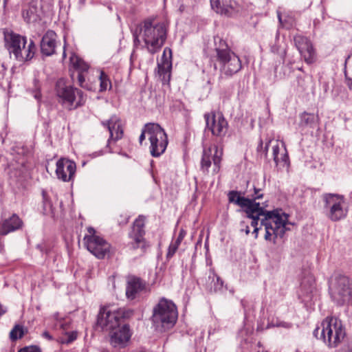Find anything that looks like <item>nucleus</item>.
I'll return each mask as SVG.
<instances>
[{"mask_svg":"<svg viewBox=\"0 0 352 352\" xmlns=\"http://www.w3.org/2000/svg\"><path fill=\"white\" fill-rule=\"evenodd\" d=\"M267 204L256 201L245 210L246 216L252 220L251 226L253 228L258 227V221L261 226H264L265 230V239L271 241L277 237H283L285 232L290 230L289 226L292 224L289 221V215L280 209L267 210Z\"/></svg>","mask_w":352,"mask_h":352,"instance_id":"f257e3e1","label":"nucleus"},{"mask_svg":"<svg viewBox=\"0 0 352 352\" xmlns=\"http://www.w3.org/2000/svg\"><path fill=\"white\" fill-rule=\"evenodd\" d=\"M133 311L125 308L112 309L103 307L100 309L97 317V327L102 331L109 332L110 344L115 348H124L132 336V331L129 324L120 327L122 320L129 318Z\"/></svg>","mask_w":352,"mask_h":352,"instance_id":"f03ea898","label":"nucleus"},{"mask_svg":"<svg viewBox=\"0 0 352 352\" xmlns=\"http://www.w3.org/2000/svg\"><path fill=\"white\" fill-rule=\"evenodd\" d=\"M167 37V27L163 22H157L153 17L143 21L140 31L133 33L134 50H146L150 54L158 52L164 45Z\"/></svg>","mask_w":352,"mask_h":352,"instance_id":"7ed1b4c3","label":"nucleus"},{"mask_svg":"<svg viewBox=\"0 0 352 352\" xmlns=\"http://www.w3.org/2000/svg\"><path fill=\"white\" fill-rule=\"evenodd\" d=\"M214 41L215 54L211 57V60L219 63L221 71L226 76H231L239 72L242 68L239 57L221 38L215 36Z\"/></svg>","mask_w":352,"mask_h":352,"instance_id":"20e7f679","label":"nucleus"},{"mask_svg":"<svg viewBox=\"0 0 352 352\" xmlns=\"http://www.w3.org/2000/svg\"><path fill=\"white\" fill-rule=\"evenodd\" d=\"M316 338L321 339L329 347L337 346L345 337V329L340 320L328 316L314 332Z\"/></svg>","mask_w":352,"mask_h":352,"instance_id":"39448f33","label":"nucleus"},{"mask_svg":"<svg viewBox=\"0 0 352 352\" xmlns=\"http://www.w3.org/2000/svg\"><path fill=\"white\" fill-rule=\"evenodd\" d=\"M178 313L173 301L162 298L153 307L152 321L155 329L164 331L172 328L176 323Z\"/></svg>","mask_w":352,"mask_h":352,"instance_id":"423d86ee","label":"nucleus"},{"mask_svg":"<svg viewBox=\"0 0 352 352\" xmlns=\"http://www.w3.org/2000/svg\"><path fill=\"white\" fill-rule=\"evenodd\" d=\"M58 102L69 111L83 106L86 102V96L79 89L67 83L65 79L59 78L55 86Z\"/></svg>","mask_w":352,"mask_h":352,"instance_id":"0eeeda50","label":"nucleus"},{"mask_svg":"<svg viewBox=\"0 0 352 352\" xmlns=\"http://www.w3.org/2000/svg\"><path fill=\"white\" fill-rule=\"evenodd\" d=\"M331 299L338 305L352 302V280L342 274L336 275L329 283Z\"/></svg>","mask_w":352,"mask_h":352,"instance_id":"6e6552de","label":"nucleus"},{"mask_svg":"<svg viewBox=\"0 0 352 352\" xmlns=\"http://www.w3.org/2000/svg\"><path fill=\"white\" fill-rule=\"evenodd\" d=\"M324 208L328 210V217L333 221H338L346 217L347 210L344 208L343 195L326 193L322 195Z\"/></svg>","mask_w":352,"mask_h":352,"instance_id":"1a4fd4ad","label":"nucleus"},{"mask_svg":"<svg viewBox=\"0 0 352 352\" xmlns=\"http://www.w3.org/2000/svg\"><path fill=\"white\" fill-rule=\"evenodd\" d=\"M87 232L88 234L84 237L87 249L96 258H104L110 252V244L102 237L96 235L93 228H88Z\"/></svg>","mask_w":352,"mask_h":352,"instance_id":"9d476101","label":"nucleus"},{"mask_svg":"<svg viewBox=\"0 0 352 352\" xmlns=\"http://www.w3.org/2000/svg\"><path fill=\"white\" fill-rule=\"evenodd\" d=\"M149 151L154 157L163 154L168 146V140L164 129L157 123H153L152 130L148 133Z\"/></svg>","mask_w":352,"mask_h":352,"instance_id":"9b49d317","label":"nucleus"},{"mask_svg":"<svg viewBox=\"0 0 352 352\" xmlns=\"http://www.w3.org/2000/svg\"><path fill=\"white\" fill-rule=\"evenodd\" d=\"M222 151L214 145L207 149H204L201 160V170L206 175H216L220 170Z\"/></svg>","mask_w":352,"mask_h":352,"instance_id":"f8f14e48","label":"nucleus"},{"mask_svg":"<svg viewBox=\"0 0 352 352\" xmlns=\"http://www.w3.org/2000/svg\"><path fill=\"white\" fill-rule=\"evenodd\" d=\"M145 217L140 215L133 222L131 230L129 232V238L131 241L128 243L130 249H140L144 252L149 246L148 243L144 238L145 235Z\"/></svg>","mask_w":352,"mask_h":352,"instance_id":"ddd939ff","label":"nucleus"},{"mask_svg":"<svg viewBox=\"0 0 352 352\" xmlns=\"http://www.w3.org/2000/svg\"><path fill=\"white\" fill-rule=\"evenodd\" d=\"M5 46L10 54L19 61H23V50L27 43V38L12 31L3 32Z\"/></svg>","mask_w":352,"mask_h":352,"instance_id":"4468645a","label":"nucleus"},{"mask_svg":"<svg viewBox=\"0 0 352 352\" xmlns=\"http://www.w3.org/2000/svg\"><path fill=\"white\" fill-rule=\"evenodd\" d=\"M206 128L212 135L222 139L226 136L228 130V123L221 113H215L214 111L206 113L204 116Z\"/></svg>","mask_w":352,"mask_h":352,"instance_id":"2eb2a0df","label":"nucleus"},{"mask_svg":"<svg viewBox=\"0 0 352 352\" xmlns=\"http://www.w3.org/2000/svg\"><path fill=\"white\" fill-rule=\"evenodd\" d=\"M294 43L305 62L309 65L316 62L317 55L311 41L300 34L294 36Z\"/></svg>","mask_w":352,"mask_h":352,"instance_id":"dca6fc26","label":"nucleus"},{"mask_svg":"<svg viewBox=\"0 0 352 352\" xmlns=\"http://www.w3.org/2000/svg\"><path fill=\"white\" fill-rule=\"evenodd\" d=\"M210 6L217 14L230 18L235 17L241 10L233 0H210Z\"/></svg>","mask_w":352,"mask_h":352,"instance_id":"f3484780","label":"nucleus"},{"mask_svg":"<svg viewBox=\"0 0 352 352\" xmlns=\"http://www.w3.org/2000/svg\"><path fill=\"white\" fill-rule=\"evenodd\" d=\"M102 125L107 128L109 132V138L107 140L109 145L111 141L116 142L123 136V128L121 120L116 116H111L109 120L101 122Z\"/></svg>","mask_w":352,"mask_h":352,"instance_id":"a211bd4d","label":"nucleus"},{"mask_svg":"<svg viewBox=\"0 0 352 352\" xmlns=\"http://www.w3.org/2000/svg\"><path fill=\"white\" fill-rule=\"evenodd\" d=\"M57 34L53 30H47L41 41V53L45 56H52L56 52Z\"/></svg>","mask_w":352,"mask_h":352,"instance_id":"6ab92c4d","label":"nucleus"},{"mask_svg":"<svg viewBox=\"0 0 352 352\" xmlns=\"http://www.w3.org/2000/svg\"><path fill=\"white\" fill-rule=\"evenodd\" d=\"M23 226V222L21 219L16 214H12L10 217L2 220L0 234L6 236L10 232L21 229Z\"/></svg>","mask_w":352,"mask_h":352,"instance_id":"aec40b11","label":"nucleus"},{"mask_svg":"<svg viewBox=\"0 0 352 352\" xmlns=\"http://www.w3.org/2000/svg\"><path fill=\"white\" fill-rule=\"evenodd\" d=\"M255 194L256 196L254 199H249L244 197L240 196L239 193L237 191L232 190L230 191L228 194V200L231 203H234L241 208H242L243 210H245L246 208L250 207L257 199H261L263 197V194H258L260 189L254 187Z\"/></svg>","mask_w":352,"mask_h":352,"instance_id":"412c9836","label":"nucleus"},{"mask_svg":"<svg viewBox=\"0 0 352 352\" xmlns=\"http://www.w3.org/2000/svg\"><path fill=\"white\" fill-rule=\"evenodd\" d=\"M76 170V163L67 158L62 157L56 163V176H74Z\"/></svg>","mask_w":352,"mask_h":352,"instance_id":"4be33fe9","label":"nucleus"},{"mask_svg":"<svg viewBox=\"0 0 352 352\" xmlns=\"http://www.w3.org/2000/svg\"><path fill=\"white\" fill-rule=\"evenodd\" d=\"M145 284L140 278L135 276L129 278L126 288V296L128 299L133 300L138 294L144 289Z\"/></svg>","mask_w":352,"mask_h":352,"instance_id":"5701e85b","label":"nucleus"},{"mask_svg":"<svg viewBox=\"0 0 352 352\" xmlns=\"http://www.w3.org/2000/svg\"><path fill=\"white\" fill-rule=\"evenodd\" d=\"M299 126L305 129H316L319 126L320 118L318 115L304 111L299 116Z\"/></svg>","mask_w":352,"mask_h":352,"instance_id":"b1692460","label":"nucleus"},{"mask_svg":"<svg viewBox=\"0 0 352 352\" xmlns=\"http://www.w3.org/2000/svg\"><path fill=\"white\" fill-rule=\"evenodd\" d=\"M315 289V278L313 275L308 274L302 279L299 296L310 298Z\"/></svg>","mask_w":352,"mask_h":352,"instance_id":"393cba45","label":"nucleus"},{"mask_svg":"<svg viewBox=\"0 0 352 352\" xmlns=\"http://www.w3.org/2000/svg\"><path fill=\"white\" fill-rule=\"evenodd\" d=\"M167 50H168L170 53V58L171 57V50L166 47L162 55L163 63L162 64H158V73L160 76H162L164 81H169L170 77L171 63L168 60L166 57V52Z\"/></svg>","mask_w":352,"mask_h":352,"instance_id":"a878e982","label":"nucleus"},{"mask_svg":"<svg viewBox=\"0 0 352 352\" xmlns=\"http://www.w3.org/2000/svg\"><path fill=\"white\" fill-rule=\"evenodd\" d=\"M23 18L28 23H34L39 20L38 9L37 5L32 2L23 10Z\"/></svg>","mask_w":352,"mask_h":352,"instance_id":"bb28decb","label":"nucleus"},{"mask_svg":"<svg viewBox=\"0 0 352 352\" xmlns=\"http://www.w3.org/2000/svg\"><path fill=\"white\" fill-rule=\"evenodd\" d=\"M69 60L72 66L78 70V73H85L88 71L89 65L78 56L72 54Z\"/></svg>","mask_w":352,"mask_h":352,"instance_id":"cd10ccee","label":"nucleus"},{"mask_svg":"<svg viewBox=\"0 0 352 352\" xmlns=\"http://www.w3.org/2000/svg\"><path fill=\"white\" fill-rule=\"evenodd\" d=\"M43 195V213L45 215H48L52 217H55V209L52 206V204L48 198L47 193L45 190L42 191Z\"/></svg>","mask_w":352,"mask_h":352,"instance_id":"c85d7f7f","label":"nucleus"},{"mask_svg":"<svg viewBox=\"0 0 352 352\" xmlns=\"http://www.w3.org/2000/svg\"><path fill=\"white\" fill-rule=\"evenodd\" d=\"M41 88V85L39 80L37 78H34L33 80V87L29 89V91L33 95L34 98L38 102L41 101L42 98Z\"/></svg>","mask_w":352,"mask_h":352,"instance_id":"c756f323","label":"nucleus"},{"mask_svg":"<svg viewBox=\"0 0 352 352\" xmlns=\"http://www.w3.org/2000/svg\"><path fill=\"white\" fill-rule=\"evenodd\" d=\"M36 50V45L34 44V42L31 40L28 47H24V50H23V61H26L28 60H30L34 55Z\"/></svg>","mask_w":352,"mask_h":352,"instance_id":"7c9ffc66","label":"nucleus"},{"mask_svg":"<svg viewBox=\"0 0 352 352\" xmlns=\"http://www.w3.org/2000/svg\"><path fill=\"white\" fill-rule=\"evenodd\" d=\"M100 80V91H106L109 87L110 88L111 86V81L108 77V76L103 72L101 71L99 76Z\"/></svg>","mask_w":352,"mask_h":352,"instance_id":"2f4dec72","label":"nucleus"},{"mask_svg":"<svg viewBox=\"0 0 352 352\" xmlns=\"http://www.w3.org/2000/svg\"><path fill=\"white\" fill-rule=\"evenodd\" d=\"M24 335L23 328L19 324H16L10 333V338L12 341H15L21 338Z\"/></svg>","mask_w":352,"mask_h":352,"instance_id":"473e14b6","label":"nucleus"},{"mask_svg":"<svg viewBox=\"0 0 352 352\" xmlns=\"http://www.w3.org/2000/svg\"><path fill=\"white\" fill-rule=\"evenodd\" d=\"M153 124V122L146 123L142 127L141 134L139 137V142L141 145L146 139L148 140V133H151L152 130Z\"/></svg>","mask_w":352,"mask_h":352,"instance_id":"72a5a7b5","label":"nucleus"},{"mask_svg":"<svg viewBox=\"0 0 352 352\" xmlns=\"http://www.w3.org/2000/svg\"><path fill=\"white\" fill-rule=\"evenodd\" d=\"M277 16L280 23L286 28H291L295 25V19L292 16H287L283 19L280 12H277Z\"/></svg>","mask_w":352,"mask_h":352,"instance_id":"f704fd0d","label":"nucleus"},{"mask_svg":"<svg viewBox=\"0 0 352 352\" xmlns=\"http://www.w3.org/2000/svg\"><path fill=\"white\" fill-rule=\"evenodd\" d=\"M181 243H182V241H180L179 239H175V240H173L171 241L170 244L168 246V252L166 254L167 258H170L174 256V254L177 251L178 248L180 245Z\"/></svg>","mask_w":352,"mask_h":352,"instance_id":"c9c22d12","label":"nucleus"},{"mask_svg":"<svg viewBox=\"0 0 352 352\" xmlns=\"http://www.w3.org/2000/svg\"><path fill=\"white\" fill-rule=\"evenodd\" d=\"M65 336L60 338V342L62 344H70L77 338V332L75 331H65Z\"/></svg>","mask_w":352,"mask_h":352,"instance_id":"e433bc0d","label":"nucleus"},{"mask_svg":"<svg viewBox=\"0 0 352 352\" xmlns=\"http://www.w3.org/2000/svg\"><path fill=\"white\" fill-rule=\"evenodd\" d=\"M208 278L212 280V281L216 280L214 283V291L217 292L221 290L223 287V280L218 276L213 271L210 272V275L208 276Z\"/></svg>","mask_w":352,"mask_h":352,"instance_id":"4c0bfd02","label":"nucleus"},{"mask_svg":"<svg viewBox=\"0 0 352 352\" xmlns=\"http://www.w3.org/2000/svg\"><path fill=\"white\" fill-rule=\"evenodd\" d=\"M283 145L284 146L283 151L279 155V161L278 162V165L283 166V167L287 168L289 166V156L287 154V149L283 142Z\"/></svg>","mask_w":352,"mask_h":352,"instance_id":"58836bf2","label":"nucleus"},{"mask_svg":"<svg viewBox=\"0 0 352 352\" xmlns=\"http://www.w3.org/2000/svg\"><path fill=\"white\" fill-rule=\"evenodd\" d=\"M78 81L79 86H80L82 88L89 91H91L93 89L92 86L85 82L84 73H78Z\"/></svg>","mask_w":352,"mask_h":352,"instance_id":"ea45409f","label":"nucleus"},{"mask_svg":"<svg viewBox=\"0 0 352 352\" xmlns=\"http://www.w3.org/2000/svg\"><path fill=\"white\" fill-rule=\"evenodd\" d=\"M271 142H272L271 140H268L265 142V145L263 147V140H262V139H260L259 144H258V146L257 147V151L258 152H261L264 155V156L266 157L267 154V150H268V148H269V145L271 143Z\"/></svg>","mask_w":352,"mask_h":352,"instance_id":"a19ab883","label":"nucleus"},{"mask_svg":"<svg viewBox=\"0 0 352 352\" xmlns=\"http://www.w3.org/2000/svg\"><path fill=\"white\" fill-rule=\"evenodd\" d=\"M350 57H351V55H348L346 56V58H345L344 65L345 82H346V85H347V87H349V89L352 91V79L347 76L346 70L347 62H348L349 59L350 58Z\"/></svg>","mask_w":352,"mask_h":352,"instance_id":"79ce46f5","label":"nucleus"},{"mask_svg":"<svg viewBox=\"0 0 352 352\" xmlns=\"http://www.w3.org/2000/svg\"><path fill=\"white\" fill-rule=\"evenodd\" d=\"M273 158L276 164L278 166V162L279 161L280 148L278 144L273 146Z\"/></svg>","mask_w":352,"mask_h":352,"instance_id":"37998d69","label":"nucleus"},{"mask_svg":"<svg viewBox=\"0 0 352 352\" xmlns=\"http://www.w3.org/2000/svg\"><path fill=\"white\" fill-rule=\"evenodd\" d=\"M69 320H58L56 323V326H59L60 329L63 330V332L66 331L69 327Z\"/></svg>","mask_w":352,"mask_h":352,"instance_id":"c03bdc74","label":"nucleus"},{"mask_svg":"<svg viewBox=\"0 0 352 352\" xmlns=\"http://www.w3.org/2000/svg\"><path fill=\"white\" fill-rule=\"evenodd\" d=\"M19 352H41V349L36 346H25L19 351Z\"/></svg>","mask_w":352,"mask_h":352,"instance_id":"a18cd8bd","label":"nucleus"},{"mask_svg":"<svg viewBox=\"0 0 352 352\" xmlns=\"http://www.w3.org/2000/svg\"><path fill=\"white\" fill-rule=\"evenodd\" d=\"M297 82L298 85L301 87L303 90L306 89V85L304 83V79L302 77H298Z\"/></svg>","mask_w":352,"mask_h":352,"instance_id":"49530a36","label":"nucleus"},{"mask_svg":"<svg viewBox=\"0 0 352 352\" xmlns=\"http://www.w3.org/2000/svg\"><path fill=\"white\" fill-rule=\"evenodd\" d=\"M276 326L277 327H283L288 329V328L292 327V324L289 323V322H280L276 324Z\"/></svg>","mask_w":352,"mask_h":352,"instance_id":"de8ad7c7","label":"nucleus"},{"mask_svg":"<svg viewBox=\"0 0 352 352\" xmlns=\"http://www.w3.org/2000/svg\"><path fill=\"white\" fill-rule=\"evenodd\" d=\"M186 231H184L183 229H182L180 231H179V233L177 236V237L176 239H179L180 241H183L184 238L186 236Z\"/></svg>","mask_w":352,"mask_h":352,"instance_id":"09e8293b","label":"nucleus"},{"mask_svg":"<svg viewBox=\"0 0 352 352\" xmlns=\"http://www.w3.org/2000/svg\"><path fill=\"white\" fill-rule=\"evenodd\" d=\"M120 218H121V220H120H120H118V223H119L120 225H125V224H126V223H127V222H128V218H127L126 216H124V217H123V216H122V215H121V216H120Z\"/></svg>","mask_w":352,"mask_h":352,"instance_id":"8fccbe9b","label":"nucleus"},{"mask_svg":"<svg viewBox=\"0 0 352 352\" xmlns=\"http://www.w3.org/2000/svg\"><path fill=\"white\" fill-rule=\"evenodd\" d=\"M261 226L254 228L253 234H254V238L256 239L258 237V230L261 229Z\"/></svg>","mask_w":352,"mask_h":352,"instance_id":"3c124183","label":"nucleus"},{"mask_svg":"<svg viewBox=\"0 0 352 352\" xmlns=\"http://www.w3.org/2000/svg\"><path fill=\"white\" fill-rule=\"evenodd\" d=\"M43 336L45 337V338L50 340H52V337L50 336V334L47 331L43 332Z\"/></svg>","mask_w":352,"mask_h":352,"instance_id":"603ef678","label":"nucleus"},{"mask_svg":"<svg viewBox=\"0 0 352 352\" xmlns=\"http://www.w3.org/2000/svg\"><path fill=\"white\" fill-rule=\"evenodd\" d=\"M6 312V309L0 304V317Z\"/></svg>","mask_w":352,"mask_h":352,"instance_id":"864d4df0","label":"nucleus"},{"mask_svg":"<svg viewBox=\"0 0 352 352\" xmlns=\"http://www.w3.org/2000/svg\"><path fill=\"white\" fill-rule=\"evenodd\" d=\"M60 179H62L63 182H69L72 180V177H59Z\"/></svg>","mask_w":352,"mask_h":352,"instance_id":"5fc2aeb1","label":"nucleus"},{"mask_svg":"<svg viewBox=\"0 0 352 352\" xmlns=\"http://www.w3.org/2000/svg\"><path fill=\"white\" fill-rule=\"evenodd\" d=\"M133 352H148V351H147L146 350H145L143 348H139V349H137L136 350H134Z\"/></svg>","mask_w":352,"mask_h":352,"instance_id":"6e6d98bb","label":"nucleus"},{"mask_svg":"<svg viewBox=\"0 0 352 352\" xmlns=\"http://www.w3.org/2000/svg\"><path fill=\"white\" fill-rule=\"evenodd\" d=\"M243 230L245 231L246 234H248L250 232L249 226L247 225L245 226V228Z\"/></svg>","mask_w":352,"mask_h":352,"instance_id":"4d7b16f0","label":"nucleus"},{"mask_svg":"<svg viewBox=\"0 0 352 352\" xmlns=\"http://www.w3.org/2000/svg\"><path fill=\"white\" fill-rule=\"evenodd\" d=\"M50 166H51V164L50 162H48L47 164L46 165V170H47V173H50V174H51L50 170H49Z\"/></svg>","mask_w":352,"mask_h":352,"instance_id":"13d9d810","label":"nucleus"},{"mask_svg":"<svg viewBox=\"0 0 352 352\" xmlns=\"http://www.w3.org/2000/svg\"><path fill=\"white\" fill-rule=\"evenodd\" d=\"M98 155L96 154V153H92L91 155H90V156H91L92 157H95L96 156H98Z\"/></svg>","mask_w":352,"mask_h":352,"instance_id":"bf43d9fd","label":"nucleus"},{"mask_svg":"<svg viewBox=\"0 0 352 352\" xmlns=\"http://www.w3.org/2000/svg\"><path fill=\"white\" fill-rule=\"evenodd\" d=\"M85 164H86V162L85 161H82V166H84Z\"/></svg>","mask_w":352,"mask_h":352,"instance_id":"052dcab7","label":"nucleus"},{"mask_svg":"<svg viewBox=\"0 0 352 352\" xmlns=\"http://www.w3.org/2000/svg\"><path fill=\"white\" fill-rule=\"evenodd\" d=\"M261 179H262L263 182H265V177H260Z\"/></svg>","mask_w":352,"mask_h":352,"instance_id":"680f3d73","label":"nucleus"},{"mask_svg":"<svg viewBox=\"0 0 352 352\" xmlns=\"http://www.w3.org/2000/svg\"><path fill=\"white\" fill-rule=\"evenodd\" d=\"M101 352H109V351H107V350L103 349V350L101 351Z\"/></svg>","mask_w":352,"mask_h":352,"instance_id":"e2e57ef3","label":"nucleus"},{"mask_svg":"<svg viewBox=\"0 0 352 352\" xmlns=\"http://www.w3.org/2000/svg\"><path fill=\"white\" fill-rule=\"evenodd\" d=\"M303 297L305 298H304V300H306V298H307V299H309V298H307V297H305V296H303Z\"/></svg>","mask_w":352,"mask_h":352,"instance_id":"0e129e2a","label":"nucleus"},{"mask_svg":"<svg viewBox=\"0 0 352 352\" xmlns=\"http://www.w3.org/2000/svg\"><path fill=\"white\" fill-rule=\"evenodd\" d=\"M214 69H217V65L216 64L214 65Z\"/></svg>","mask_w":352,"mask_h":352,"instance_id":"69168bd1","label":"nucleus"},{"mask_svg":"<svg viewBox=\"0 0 352 352\" xmlns=\"http://www.w3.org/2000/svg\"><path fill=\"white\" fill-rule=\"evenodd\" d=\"M66 56L65 52H63V56L65 57Z\"/></svg>","mask_w":352,"mask_h":352,"instance_id":"338daca9","label":"nucleus"}]
</instances>
